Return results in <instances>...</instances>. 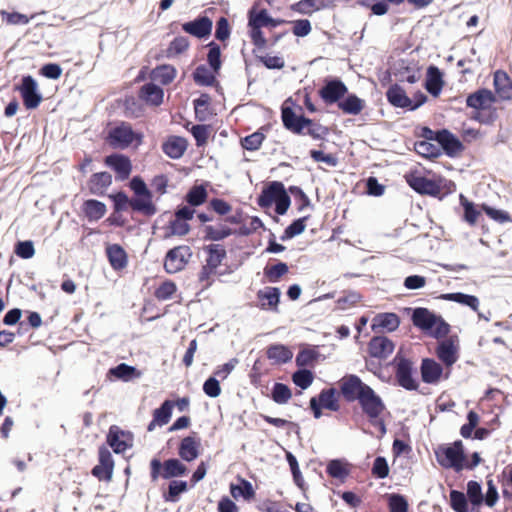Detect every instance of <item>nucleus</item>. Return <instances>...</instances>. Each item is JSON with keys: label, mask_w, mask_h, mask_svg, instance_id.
<instances>
[{"label": "nucleus", "mask_w": 512, "mask_h": 512, "mask_svg": "<svg viewBox=\"0 0 512 512\" xmlns=\"http://www.w3.org/2000/svg\"><path fill=\"white\" fill-rule=\"evenodd\" d=\"M288 270V265L285 262H278L271 267H266L264 269V274L268 278L269 282L276 283L288 272Z\"/></svg>", "instance_id": "54"}, {"label": "nucleus", "mask_w": 512, "mask_h": 512, "mask_svg": "<svg viewBox=\"0 0 512 512\" xmlns=\"http://www.w3.org/2000/svg\"><path fill=\"white\" fill-rule=\"evenodd\" d=\"M264 138V134L260 132H254L243 138L241 144L244 149L255 151L260 148Z\"/></svg>", "instance_id": "59"}, {"label": "nucleus", "mask_w": 512, "mask_h": 512, "mask_svg": "<svg viewBox=\"0 0 512 512\" xmlns=\"http://www.w3.org/2000/svg\"><path fill=\"white\" fill-rule=\"evenodd\" d=\"M409 186L419 194L437 196L440 194V186L433 180L423 176L410 175L407 177Z\"/></svg>", "instance_id": "14"}, {"label": "nucleus", "mask_w": 512, "mask_h": 512, "mask_svg": "<svg viewBox=\"0 0 512 512\" xmlns=\"http://www.w3.org/2000/svg\"><path fill=\"white\" fill-rule=\"evenodd\" d=\"M442 298L448 301H453L458 304L467 306L471 308L473 311L478 312L480 302L479 299L474 295H469L462 292H455L444 294L442 295Z\"/></svg>", "instance_id": "36"}, {"label": "nucleus", "mask_w": 512, "mask_h": 512, "mask_svg": "<svg viewBox=\"0 0 512 512\" xmlns=\"http://www.w3.org/2000/svg\"><path fill=\"white\" fill-rule=\"evenodd\" d=\"M359 405L371 422L378 419L385 411L386 406L381 397L369 386L358 400Z\"/></svg>", "instance_id": "4"}, {"label": "nucleus", "mask_w": 512, "mask_h": 512, "mask_svg": "<svg viewBox=\"0 0 512 512\" xmlns=\"http://www.w3.org/2000/svg\"><path fill=\"white\" fill-rule=\"evenodd\" d=\"M435 455L438 463L444 468H453L457 472L464 468L465 454L460 440L451 445L439 447Z\"/></svg>", "instance_id": "1"}, {"label": "nucleus", "mask_w": 512, "mask_h": 512, "mask_svg": "<svg viewBox=\"0 0 512 512\" xmlns=\"http://www.w3.org/2000/svg\"><path fill=\"white\" fill-rule=\"evenodd\" d=\"M176 284L172 281L163 282L155 291V297L160 301H166L172 298L176 292Z\"/></svg>", "instance_id": "58"}, {"label": "nucleus", "mask_w": 512, "mask_h": 512, "mask_svg": "<svg viewBox=\"0 0 512 512\" xmlns=\"http://www.w3.org/2000/svg\"><path fill=\"white\" fill-rule=\"evenodd\" d=\"M204 232H205V236H204L205 240L220 241V240H223V239L229 237L232 234V229L225 225H220L218 227L208 225V226H205Z\"/></svg>", "instance_id": "44"}, {"label": "nucleus", "mask_w": 512, "mask_h": 512, "mask_svg": "<svg viewBox=\"0 0 512 512\" xmlns=\"http://www.w3.org/2000/svg\"><path fill=\"white\" fill-rule=\"evenodd\" d=\"M163 96V89L154 83H147L141 88V97L153 105H160L163 101Z\"/></svg>", "instance_id": "39"}, {"label": "nucleus", "mask_w": 512, "mask_h": 512, "mask_svg": "<svg viewBox=\"0 0 512 512\" xmlns=\"http://www.w3.org/2000/svg\"><path fill=\"white\" fill-rule=\"evenodd\" d=\"M372 473L375 477L379 479H384L388 476L389 466L387 460L384 457L378 456L375 458L372 467Z\"/></svg>", "instance_id": "64"}, {"label": "nucleus", "mask_w": 512, "mask_h": 512, "mask_svg": "<svg viewBox=\"0 0 512 512\" xmlns=\"http://www.w3.org/2000/svg\"><path fill=\"white\" fill-rule=\"evenodd\" d=\"M162 148L168 157L179 159L187 149V141L183 137L172 136L163 144Z\"/></svg>", "instance_id": "26"}, {"label": "nucleus", "mask_w": 512, "mask_h": 512, "mask_svg": "<svg viewBox=\"0 0 512 512\" xmlns=\"http://www.w3.org/2000/svg\"><path fill=\"white\" fill-rule=\"evenodd\" d=\"M292 397L290 388L283 383H275L272 387L271 398L280 405L286 404Z\"/></svg>", "instance_id": "48"}, {"label": "nucleus", "mask_w": 512, "mask_h": 512, "mask_svg": "<svg viewBox=\"0 0 512 512\" xmlns=\"http://www.w3.org/2000/svg\"><path fill=\"white\" fill-rule=\"evenodd\" d=\"M199 441L193 436L183 438L179 446V456L187 462L195 460L199 456Z\"/></svg>", "instance_id": "29"}, {"label": "nucleus", "mask_w": 512, "mask_h": 512, "mask_svg": "<svg viewBox=\"0 0 512 512\" xmlns=\"http://www.w3.org/2000/svg\"><path fill=\"white\" fill-rule=\"evenodd\" d=\"M396 363L395 377L397 383L402 388L408 391H415L418 389V382L414 378V364L411 360L401 356L398 352L394 358Z\"/></svg>", "instance_id": "2"}, {"label": "nucleus", "mask_w": 512, "mask_h": 512, "mask_svg": "<svg viewBox=\"0 0 512 512\" xmlns=\"http://www.w3.org/2000/svg\"><path fill=\"white\" fill-rule=\"evenodd\" d=\"M107 256L114 269H122L127 264L126 253L120 245L113 244L109 246L107 248Z\"/></svg>", "instance_id": "40"}, {"label": "nucleus", "mask_w": 512, "mask_h": 512, "mask_svg": "<svg viewBox=\"0 0 512 512\" xmlns=\"http://www.w3.org/2000/svg\"><path fill=\"white\" fill-rule=\"evenodd\" d=\"M105 164L117 173L120 180L127 179L132 171L130 159L121 154L107 156L105 158Z\"/></svg>", "instance_id": "19"}, {"label": "nucleus", "mask_w": 512, "mask_h": 512, "mask_svg": "<svg viewBox=\"0 0 512 512\" xmlns=\"http://www.w3.org/2000/svg\"><path fill=\"white\" fill-rule=\"evenodd\" d=\"M389 509L390 512H407L408 502L403 495L391 494L389 495Z\"/></svg>", "instance_id": "63"}, {"label": "nucleus", "mask_w": 512, "mask_h": 512, "mask_svg": "<svg viewBox=\"0 0 512 512\" xmlns=\"http://www.w3.org/2000/svg\"><path fill=\"white\" fill-rule=\"evenodd\" d=\"M153 73L154 77L164 85L171 83L176 77V69L171 65L159 66Z\"/></svg>", "instance_id": "55"}, {"label": "nucleus", "mask_w": 512, "mask_h": 512, "mask_svg": "<svg viewBox=\"0 0 512 512\" xmlns=\"http://www.w3.org/2000/svg\"><path fill=\"white\" fill-rule=\"evenodd\" d=\"M415 151L426 158H436L441 155V148L431 141H418L415 143Z\"/></svg>", "instance_id": "45"}, {"label": "nucleus", "mask_w": 512, "mask_h": 512, "mask_svg": "<svg viewBox=\"0 0 512 512\" xmlns=\"http://www.w3.org/2000/svg\"><path fill=\"white\" fill-rule=\"evenodd\" d=\"M281 118L284 127L295 134H302L307 124H311V119L297 116L293 109L288 106H282Z\"/></svg>", "instance_id": "11"}, {"label": "nucleus", "mask_w": 512, "mask_h": 512, "mask_svg": "<svg viewBox=\"0 0 512 512\" xmlns=\"http://www.w3.org/2000/svg\"><path fill=\"white\" fill-rule=\"evenodd\" d=\"M267 358L275 364H285L293 357L292 350L283 344H273L267 348Z\"/></svg>", "instance_id": "28"}, {"label": "nucleus", "mask_w": 512, "mask_h": 512, "mask_svg": "<svg viewBox=\"0 0 512 512\" xmlns=\"http://www.w3.org/2000/svg\"><path fill=\"white\" fill-rule=\"evenodd\" d=\"M450 505L455 512H468V502L465 494L458 490H451Z\"/></svg>", "instance_id": "56"}, {"label": "nucleus", "mask_w": 512, "mask_h": 512, "mask_svg": "<svg viewBox=\"0 0 512 512\" xmlns=\"http://www.w3.org/2000/svg\"><path fill=\"white\" fill-rule=\"evenodd\" d=\"M399 325L400 318L396 313H380L373 318V328L377 326L389 332H393Z\"/></svg>", "instance_id": "34"}, {"label": "nucleus", "mask_w": 512, "mask_h": 512, "mask_svg": "<svg viewBox=\"0 0 512 512\" xmlns=\"http://www.w3.org/2000/svg\"><path fill=\"white\" fill-rule=\"evenodd\" d=\"M106 205L95 199H88L83 203V212L88 221H98L106 213Z\"/></svg>", "instance_id": "30"}, {"label": "nucleus", "mask_w": 512, "mask_h": 512, "mask_svg": "<svg viewBox=\"0 0 512 512\" xmlns=\"http://www.w3.org/2000/svg\"><path fill=\"white\" fill-rule=\"evenodd\" d=\"M347 91V86L339 78H327L324 81V85L319 90V96L327 105L338 104Z\"/></svg>", "instance_id": "8"}, {"label": "nucleus", "mask_w": 512, "mask_h": 512, "mask_svg": "<svg viewBox=\"0 0 512 512\" xmlns=\"http://www.w3.org/2000/svg\"><path fill=\"white\" fill-rule=\"evenodd\" d=\"M306 219L307 217H302L294 220L289 226L285 228L283 235L280 237L281 240L286 241L303 233L306 228Z\"/></svg>", "instance_id": "51"}, {"label": "nucleus", "mask_w": 512, "mask_h": 512, "mask_svg": "<svg viewBox=\"0 0 512 512\" xmlns=\"http://www.w3.org/2000/svg\"><path fill=\"white\" fill-rule=\"evenodd\" d=\"M368 388L369 385L355 374H348L340 381V392L347 402L358 401Z\"/></svg>", "instance_id": "7"}, {"label": "nucleus", "mask_w": 512, "mask_h": 512, "mask_svg": "<svg viewBox=\"0 0 512 512\" xmlns=\"http://www.w3.org/2000/svg\"><path fill=\"white\" fill-rule=\"evenodd\" d=\"M191 256V248L187 245H181L170 249L165 256V271L169 274H174L181 271L189 262Z\"/></svg>", "instance_id": "3"}, {"label": "nucleus", "mask_w": 512, "mask_h": 512, "mask_svg": "<svg viewBox=\"0 0 512 512\" xmlns=\"http://www.w3.org/2000/svg\"><path fill=\"white\" fill-rule=\"evenodd\" d=\"M467 497L474 506H479L483 503L484 497L479 482L471 480L467 483Z\"/></svg>", "instance_id": "52"}, {"label": "nucleus", "mask_w": 512, "mask_h": 512, "mask_svg": "<svg viewBox=\"0 0 512 512\" xmlns=\"http://www.w3.org/2000/svg\"><path fill=\"white\" fill-rule=\"evenodd\" d=\"M107 443L116 454L125 452L132 446L130 433L121 430L118 426H111L107 435Z\"/></svg>", "instance_id": "10"}, {"label": "nucleus", "mask_w": 512, "mask_h": 512, "mask_svg": "<svg viewBox=\"0 0 512 512\" xmlns=\"http://www.w3.org/2000/svg\"><path fill=\"white\" fill-rule=\"evenodd\" d=\"M494 87L502 100L512 98V82L506 72L498 70L494 73Z\"/></svg>", "instance_id": "25"}, {"label": "nucleus", "mask_w": 512, "mask_h": 512, "mask_svg": "<svg viewBox=\"0 0 512 512\" xmlns=\"http://www.w3.org/2000/svg\"><path fill=\"white\" fill-rule=\"evenodd\" d=\"M21 94L23 103L27 109H35L42 101V95L38 90V84L31 75L23 76L20 85L16 87Z\"/></svg>", "instance_id": "5"}, {"label": "nucleus", "mask_w": 512, "mask_h": 512, "mask_svg": "<svg viewBox=\"0 0 512 512\" xmlns=\"http://www.w3.org/2000/svg\"><path fill=\"white\" fill-rule=\"evenodd\" d=\"M204 251L208 254L206 264L216 269L222 264V261L227 256L224 246L220 244L207 245L204 247Z\"/></svg>", "instance_id": "31"}, {"label": "nucleus", "mask_w": 512, "mask_h": 512, "mask_svg": "<svg viewBox=\"0 0 512 512\" xmlns=\"http://www.w3.org/2000/svg\"><path fill=\"white\" fill-rule=\"evenodd\" d=\"M334 7V0H300L291 5V9L302 15Z\"/></svg>", "instance_id": "16"}, {"label": "nucleus", "mask_w": 512, "mask_h": 512, "mask_svg": "<svg viewBox=\"0 0 512 512\" xmlns=\"http://www.w3.org/2000/svg\"><path fill=\"white\" fill-rule=\"evenodd\" d=\"M248 19H250V22L259 24L260 27H277L283 23H285L282 19H274L269 16L266 9H261L260 11L256 12L254 9H251L248 13Z\"/></svg>", "instance_id": "33"}, {"label": "nucleus", "mask_w": 512, "mask_h": 512, "mask_svg": "<svg viewBox=\"0 0 512 512\" xmlns=\"http://www.w3.org/2000/svg\"><path fill=\"white\" fill-rule=\"evenodd\" d=\"M496 101L495 95L488 89H479L468 95L466 105L477 110L489 108Z\"/></svg>", "instance_id": "21"}, {"label": "nucleus", "mask_w": 512, "mask_h": 512, "mask_svg": "<svg viewBox=\"0 0 512 512\" xmlns=\"http://www.w3.org/2000/svg\"><path fill=\"white\" fill-rule=\"evenodd\" d=\"M467 420L468 422L460 429V434L464 438H470L472 436L473 430L479 422V416L475 411L471 410L467 414Z\"/></svg>", "instance_id": "62"}, {"label": "nucleus", "mask_w": 512, "mask_h": 512, "mask_svg": "<svg viewBox=\"0 0 512 512\" xmlns=\"http://www.w3.org/2000/svg\"><path fill=\"white\" fill-rule=\"evenodd\" d=\"M420 373L424 383L436 384L443 374V368L434 359L424 358L421 362Z\"/></svg>", "instance_id": "17"}, {"label": "nucleus", "mask_w": 512, "mask_h": 512, "mask_svg": "<svg viewBox=\"0 0 512 512\" xmlns=\"http://www.w3.org/2000/svg\"><path fill=\"white\" fill-rule=\"evenodd\" d=\"M109 142L115 148L125 149L129 147L135 139L141 141V135L136 134L132 126L127 122H121L109 131Z\"/></svg>", "instance_id": "6"}, {"label": "nucleus", "mask_w": 512, "mask_h": 512, "mask_svg": "<svg viewBox=\"0 0 512 512\" xmlns=\"http://www.w3.org/2000/svg\"><path fill=\"white\" fill-rule=\"evenodd\" d=\"M394 343L386 336H374L368 344V351L371 357L386 359L394 351Z\"/></svg>", "instance_id": "13"}, {"label": "nucleus", "mask_w": 512, "mask_h": 512, "mask_svg": "<svg viewBox=\"0 0 512 512\" xmlns=\"http://www.w3.org/2000/svg\"><path fill=\"white\" fill-rule=\"evenodd\" d=\"M186 201L191 206H199L203 204L207 199V191L203 185L193 186L185 197Z\"/></svg>", "instance_id": "50"}, {"label": "nucleus", "mask_w": 512, "mask_h": 512, "mask_svg": "<svg viewBox=\"0 0 512 512\" xmlns=\"http://www.w3.org/2000/svg\"><path fill=\"white\" fill-rule=\"evenodd\" d=\"M109 373L123 381H129L133 377L139 378L141 376L140 371H138L134 366H130L126 363H121L111 368Z\"/></svg>", "instance_id": "42"}, {"label": "nucleus", "mask_w": 512, "mask_h": 512, "mask_svg": "<svg viewBox=\"0 0 512 512\" xmlns=\"http://www.w3.org/2000/svg\"><path fill=\"white\" fill-rule=\"evenodd\" d=\"M319 404L328 410L338 411L339 404L336 398V390L334 388L323 389L317 398Z\"/></svg>", "instance_id": "43"}, {"label": "nucleus", "mask_w": 512, "mask_h": 512, "mask_svg": "<svg viewBox=\"0 0 512 512\" xmlns=\"http://www.w3.org/2000/svg\"><path fill=\"white\" fill-rule=\"evenodd\" d=\"M292 380L296 386L307 389L313 383L314 375L308 369H299L293 373Z\"/></svg>", "instance_id": "53"}, {"label": "nucleus", "mask_w": 512, "mask_h": 512, "mask_svg": "<svg viewBox=\"0 0 512 512\" xmlns=\"http://www.w3.org/2000/svg\"><path fill=\"white\" fill-rule=\"evenodd\" d=\"M388 102L397 108H407L410 110L411 98H409L405 90L399 84H393L386 91Z\"/></svg>", "instance_id": "24"}, {"label": "nucleus", "mask_w": 512, "mask_h": 512, "mask_svg": "<svg viewBox=\"0 0 512 512\" xmlns=\"http://www.w3.org/2000/svg\"><path fill=\"white\" fill-rule=\"evenodd\" d=\"M230 493L233 498L243 497L245 500H250L255 496V491L252 484L243 478L240 479V484H231Z\"/></svg>", "instance_id": "41"}, {"label": "nucleus", "mask_w": 512, "mask_h": 512, "mask_svg": "<svg viewBox=\"0 0 512 512\" xmlns=\"http://www.w3.org/2000/svg\"><path fill=\"white\" fill-rule=\"evenodd\" d=\"M210 49L207 55L208 63L214 72H218L221 67V50L215 43L209 44Z\"/></svg>", "instance_id": "61"}, {"label": "nucleus", "mask_w": 512, "mask_h": 512, "mask_svg": "<svg viewBox=\"0 0 512 512\" xmlns=\"http://www.w3.org/2000/svg\"><path fill=\"white\" fill-rule=\"evenodd\" d=\"M112 176L108 172L94 173L88 183L89 191L93 195H102L111 185Z\"/></svg>", "instance_id": "27"}, {"label": "nucleus", "mask_w": 512, "mask_h": 512, "mask_svg": "<svg viewBox=\"0 0 512 512\" xmlns=\"http://www.w3.org/2000/svg\"><path fill=\"white\" fill-rule=\"evenodd\" d=\"M436 353L438 358L447 366H452L457 361V351L450 340L441 342Z\"/></svg>", "instance_id": "37"}, {"label": "nucleus", "mask_w": 512, "mask_h": 512, "mask_svg": "<svg viewBox=\"0 0 512 512\" xmlns=\"http://www.w3.org/2000/svg\"><path fill=\"white\" fill-rule=\"evenodd\" d=\"M193 79L201 86H212L216 81L215 75L205 65H199L195 69Z\"/></svg>", "instance_id": "49"}, {"label": "nucleus", "mask_w": 512, "mask_h": 512, "mask_svg": "<svg viewBox=\"0 0 512 512\" xmlns=\"http://www.w3.org/2000/svg\"><path fill=\"white\" fill-rule=\"evenodd\" d=\"M213 27L212 20L207 16H200L193 21L182 24V30L196 38H206L211 34Z\"/></svg>", "instance_id": "12"}, {"label": "nucleus", "mask_w": 512, "mask_h": 512, "mask_svg": "<svg viewBox=\"0 0 512 512\" xmlns=\"http://www.w3.org/2000/svg\"><path fill=\"white\" fill-rule=\"evenodd\" d=\"M187 472L186 466L176 458H171L163 463V471L161 476L164 479H170L178 476H183Z\"/></svg>", "instance_id": "38"}, {"label": "nucleus", "mask_w": 512, "mask_h": 512, "mask_svg": "<svg viewBox=\"0 0 512 512\" xmlns=\"http://www.w3.org/2000/svg\"><path fill=\"white\" fill-rule=\"evenodd\" d=\"M338 107L348 115H358L364 108V101L355 94H349L338 102Z\"/></svg>", "instance_id": "35"}, {"label": "nucleus", "mask_w": 512, "mask_h": 512, "mask_svg": "<svg viewBox=\"0 0 512 512\" xmlns=\"http://www.w3.org/2000/svg\"><path fill=\"white\" fill-rule=\"evenodd\" d=\"M281 291L277 287H266L257 292V298L262 301L260 308L262 310H277L280 302Z\"/></svg>", "instance_id": "23"}, {"label": "nucleus", "mask_w": 512, "mask_h": 512, "mask_svg": "<svg viewBox=\"0 0 512 512\" xmlns=\"http://www.w3.org/2000/svg\"><path fill=\"white\" fill-rule=\"evenodd\" d=\"M443 81L440 70L435 66H430L427 71L426 90L433 96L439 95L442 90Z\"/></svg>", "instance_id": "32"}, {"label": "nucleus", "mask_w": 512, "mask_h": 512, "mask_svg": "<svg viewBox=\"0 0 512 512\" xmlns=\"http://www.w3.org/2000/svg\"><path fill=\"white\" fill-rule=\"evenodd\" d=\"M285 190L284 184L279 181H272L265 186L258 196L257 203L262 208H268L276 202L281 193Z\"/></svg>", "instance_id": "20"}, {"label": "nucleus", "mask_w": 512, "mask_h": 512, "mask_svg": "<svg viewBox=\"0 0 512 512\" xmlns=\"http://www.w3.org/2000/svg\"><path fill=\"white\" fill-rule=\"evenodd\" d=\"M173 406L174 403L171 400H165L159 408L154 410L153 417L158 422V426H164L170 421Z\"/></svg>", "instance_id": "47"}, {"label": "nucleus", "mask_w": 512, "mask_h": 512, "mask_svg": "<svg viewBox=\"0 0 512 512\" xmlns=\"http://www.w3.org/2000/svg\"><path fill=\"white\" fill-rule=\"evenodd\" d=\"M130 207L145 216H153L157 213V208L152 201L151 191L143 195H135V197L131 199Z\"/></svg>", "instance_id": "22"}, {"label": "nucleus", "mask_w": 512, "mask_h": 512, "mask_svg": "<svg viewBox=\"0 0 512 512\" xmlns=\"http://www.w3.org/2000/svg\"><path fill=\"white\" fill-rule=\"evenodd\" d=\"M114 469V461L111 452L106 447L99 448V464L94 466L91 473L100 481H110Z\"/></svg>", "instance_id": "9"}, {"label": "nucleus", "mask_w": 512, "mask_h": 512, "mask_svg": "<svg viewBox=\"0 0 512 512\" xmlns=\"http://www.w3.org/2000/svg\"><path fill=\"white\" fill-rule=\"evenodd\" d=\"M461 204L464 208V219L470 225H474L479 216V211L474 207V204L468 201L463 195L460 196Z\"/></svg>", "instance_id": "60"}, {"label": "nucleus", "mask_w": 512, "mask_h": 512, "mask_svg": "<svg viewBox=\"0 0 512 512\" xmlns=\"http://www.w3.org/2000/svg\"><path fill=\"white\" fill-rule=\"evenodd\" d=\"M187 490V482L183 480H173L169 483L168 493L165 495V500L169 502L178 501L181 493Z\"/></svg>", "instance_id": "57"}, {"label": "nucleus", "mask_w": 512, "mask_h": 512, "mask_svg": "<svg viewBox=\"0 0 512 512\" xmlns=\"http://www.w3.org/2000/svg\"><path fill=\"white\" fill-rule=\"evenodd\" d=\"M437 143L448 156H455L463 149L461 141L447 129L437 131Z\"/></svg>", "instance_id": "15"}, {"label": "nucleus", "mask_w": 512, "mask_h": 512, "mask_svg": "<svg viewBox=\"0 0 512 512\" xmlns=\"http://www.w3.org/2000/svg\"><path fill=\"white\" fill-rule=\"evenodd\" d=\"M326 471L329 476L342 481L349 475V470L346 467V464L340 459L330 460L327 464Z\"/></svg>", "instance_id": "46"}, {"label": "nucleus", "mask_w": 512, "mask_h": 512, "mask_svg": "<svg viewBox=\"0 0 512 512\" xmlns=\"http://www.w3.org/2000/svg\"><path fill=\"white\" fill-rule=\"evenodd\" d=\"M411 310V320L415 327L423 331H429L433 329L437 321V315L424 307H417Z\"/></svg>", "instance_id": "18"}]
</instances>
